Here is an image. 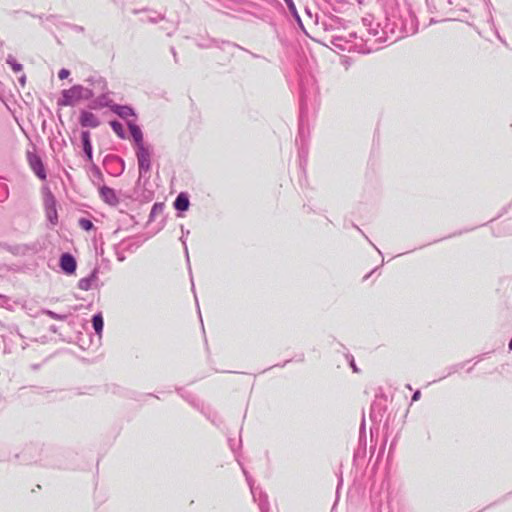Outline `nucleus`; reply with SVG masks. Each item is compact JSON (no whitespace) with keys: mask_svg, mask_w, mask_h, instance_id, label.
<instances>
[{"mask_svg":"<svg viewBox=\"0 0 512 512\" xmlns=\"http://www.w3.org/2000/svg\"><path fill=\"white\" fill-rule=\"evenodd\" d=\"M174 206L179 211H186L189 207L188 197L183 193L179 194L174 202Z\"/></svg>","mask_w":512,"mask_h":512,"instance_id":"10","label":"nucleus"},{"mask_svg":"<svg viewBox=\"0 0 512 512\" xmlns=\"http://www.w3.org/2000/svg\"><path fill=\"white\" fill-rule=\"evenodd\" d=\"M30 164H31V167H32L33 171L35 172V174L40 179H45L46 174L44 172V168H43L41 160L37 157H34V158L30 159Z\"/></svg>","mask_w":512,"mask_h":512,"instance_id":"9","label":"nucleus"},{"mask_svg":"<svg viewBox=\"0 0 512 512\" xmlns=\"http://www.w3.org/2000/svg\"><path fill=\"white\" fill-rule=\"evenodd\" d=\"M48 218L51 222H54V219H56V210L55 209L48 210Z\"/></svg>","mask_w":512,"mask_h":512,"instance_id":"21","label":"nucleus"},{"mask_svg":"<svg viewBox=\"0 0 512 512\" xmlns=\"http://www.w3.org/2000/svg\"><path fill=\"white\" fill-rule=\"evenodd\" d=\"M7 64H9L14 72H20L22 70V65L17 63L13 56L9 55L6 59Z\"/></svg>","mask_w":512,"mask_h":512,"instance_id":"15","label":"nucleus"},{"mask_svg":"<svg viewBox=\"0 0 512 512\" xmlns=\"http://www.w3.org/2000/svg\"><path fill=\"white\" fill-rule=\"evenodd\" d=\"M284 1L287 4L289 10L299 19L298 15H297L296 7H295L293 1L292 0H284Z\"/></svg>","mask_w":512,"mask_h":512,"instance_id":"18","label":"nucleus"},{"mask_svg":"<svg viewBox=\"0 0 512 512\" xmlns=\"http://www.w3.org/2000/svg\"><path fill=\"white\" fill-rule=\"evenodd\" d=\"M19 82L21 84V86H24L25 83H26V76L25 75H22L20 78H19Z\"/></svg>","mask_w":512,"mask_h":512,"instance_id":"23","label":"nucleus"},{"mask_svg":"<svg viewBox=\"0 0 512 512\" xmlns=\"http://www.w3.org/2000/svg\"><path fill=\"white\" fill-rule=\"evenodd\" d=\"M260 508H261L262 512H264V507H263V505H260Z\"/></svg>","mask_w":512,"mask_h":512,"instance_id":"25","label":"nucleus"},{"mask_svg":"<svg viewBox=\"0 0 512 512\" xmlns=\"http://www.w3.org/2000/svg\"><path fill=\"white\" fill-rule=\"evenodd\" d=\"M351 367L353 368V370H354L355 372L357 371V368H356V366H355V364H354L353 362L351 363Z\"/></svg>","mask_w":512,"mask_h":512,"instance_id":"24","label":"nucleus"},{"mask_svg":"<svg viewBox=\"0 0 512 512\" xmlns=\"http://www.w3.org/2000/svg\"><path fill=\"white\" fill-rule=\"evenodd\" d=\"M79 122L83 127H89V128H96L100 124L98 117L88 111L81 112Z\"/></svg>","mask_w":512,"mask_h":512,"instance_id":"3","label":"nucleus"},{"mask_svg":"<svg viewBox=\"0 0 512 512\" xmlns=\"http://www.w3.org/2000/svg\"><path fill=\"white\" fill-rule=\"evenodd\" d=\"M128 127L131 133V136L133 137L137 147H140L141 145H145L143 143V134L141 129L133 122H128Z\"/></svg>","mask_w":512,"mask_h":512,"instance_id":"6","label":"nucleus"},{"mask_svg":"<svg viewBox=\"0 0 512 512\" xmlns=\"http://www.w3.org/2000/svg\"><path fill=\"white\" fill-rule=\"evenodd\" d=\"M112 111L123 119H127L130 116H134V111L128 106L114 105Z\"/></svg>","mask_w":512,"mask_h":512,"instance_id":"8","label":"nucleus"},{"mask_svg":"<svg viewBox=\"0 0 512 512\" xmlns=\"http://www.w3.org/2000/svg\"><path fill=\"white\" fill-rule=\"evenodd\" d=\"M100 195H101L102 199L110 205H115L117 203L116 194H115L114 190L109 187H106V186L101 187Z\"/></svg>","mask_w":512,"mask_h":512,"instance_id":"5","label":"nucleus"},{"mask_svg":"<svg viewBox=\"0 0 512 512\" xmlns=\"http://www.w3.org/2000/svg\"><path fill=\"white\" fill-rule=\"evenodd\" d=\"M70 75V71L67 70V69H61L58 73V77L63 80V79H66L68 78Z\"/></svg>","mask_w":512,"mask_h":512,"instance_id":"20","label":"nucleus"},{"mask_svg":"<svg viewBox=\"0 0 512 512\" xmlns=\"http://www.w3.org/2000/svg\"><path fill=\"white\" fill-rule=\"evenodd\" d=\"M50 318L52 319H55V320H64L65 319V316H62V315H59L53 311H46L45 312Z\"/></svg>","mask_w":512,"mask_h":512,"instance_id":"19","label":"nucleus"},{"mask_svg":"<svg viewBox=\"0 0 512 512\" xmlns=\"http://www.w3.org/2000/svg\"><path fill=\"white\" fill-rule=\"evenodd\" d=\"M96 275L95 273L91 274L89 277L82 278L78 282V287L81 290L88 291L92 287V283L95 281Z\"/></svg>","mask_w":512,"mask_h":512,"instance_id":"11","label":"nucleus"},{"mask_svg":"<svg viewBox=\"0 0 512 512\" xmlns=\"http://www.w3.org/2000/svg\"><path fill=\"white\" fill-rule=\"evenodd\" d=\"M421 397V393L420 391H416L413 396H412V401L415 402V401H418Z\"/></svg>","mask_w":512,"mask_h":512,"instance_id":"22","label":"nucleus"},{"mask_svg":"<svg viewBox=\"0 0 512 512\" xmlns=\"http://www.w3.org/2000/svg\"><path fill=\"white\" fill-rule=\"evenodd\" d=\"M79 226L85 230V231H89L93 228V223L89 220V219H86V218H81L79 220Z\"/></svg>","mask_w":512,"mask_h":512,"instance_id":"16","label":"nucleus"},{"mask_svg":"<svg viewBox=\"0 0 512 512\" xmlns=\"http://www.w3.org/2000/svg\"><path fill=\"white\" fill-rule=\"evenodd\" d=\"M110 126L113 129V131L119 136L120 138L125 137V130L123 128V125L118 121H111Z\"/></svg>","mask_w":512,"mask_h":512,"instance_id":"14","label":"nucleus"},{"mask_svg":"<svg viewBox=\"0 0 512 512\" xmlns=\"http://www.w3.org/2000/svg\"><path fill=\"white\" fill-rule=\"evenodd\" d=\"M60 267L65 273L72 274L76 270V260L69 253H65L60 258Z\"/></svg>","mask_w":512,"mask_h":512,"instance_id":"4","label":"nucleus"},{"mask_svg":"<svg viewBox=\"0 0 512 512\" xmlns=\"http://www.w3.org/2000/svg\"><path fill=\"white\" fill-rule=\"evenodd\" d=\"M92 324H93V328L95 330V332L100 335L102 333V330H103V318H102V315L100 313L96 314L93 316L92 318Z\"/></svg>","mask_w":512,"mask_h":512,"instance_id":"12","label":"nucleus"},{"mask_svg":"<svg viewBox=\"0 0 512 512\" xmlns=\"http://www.w3.org/2000/svg\"><path fill=\"white\" fill-rule=\"evenodd\" d=\"M94 96L91 89L82 85H74L70 89L63 90L58 104L61 106H72L79 100H88Z\"/></svg>","mask_w":512,"mask_h":512,"instance_id":"1","label":"nucleus"},{"mask_svg":"<svg viewBox=\"0 0 512 512\" xmlns=\"http://www.w3.org/2000/svg\"><path fill=\"white\" fill-rule=\"evenodd\" d=\"M107 105H108L107 98L105 96H103V97H100L97 100H95L93 102V104L91 105V107L96 109V108L104 107Z\"/></svg>","mask_w":512,"mask_h":512,"instance_id":"17","label":"nucleus"},{"mask_svg":"<svg viewBox=\"0 0 512 512\" xmlns=\"http://www.w3.org/2000/svg\"><path fill=\"white\" fill-rule=\"evenodd\" d=\"M81 141L83 145V150L89 161L92 160V145L90 142V133L88 131H83L81 133Z\"/></svg>","mask_w":512,"mask_h":512,"instance_id":"7","label":"nucleus"},{"mask_svg":"<svg viewBox=\"0 0 512 512\" xmlns=\"http://www.w3.org/2000/svg\"><path fill=\"white\" fill-rule=\"evenodd\" d=\"M138 168L140 176L145 175L151 169V151L146 145H141L136 149Z\"/></svg>","mask_w":512,"mask_h":512,"instance_id":"2","label":"nucleus"},{"mask_svg":"<svg viewBox=\"0 0 512 512\" xmlns=\"http://www.w3.org/2000/svg\"><path fill=\"white\" fill-rule=\"evenodd\" d=\"M363 23L365 26L368 27V33L370 35H373V36H376L378 35V28H379V25L378 24H373V21L372 19H369V18H364L363 19Z\"/></svg>","mask_w":512,"mask_h":512,"instance_id":"13","label":"nucleus"}]
</instances>
